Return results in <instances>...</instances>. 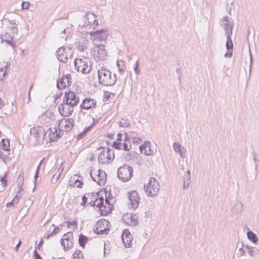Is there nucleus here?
Returning a JSON list of instances; mask_svg holds the SVG:
<instances>
[{"label": "nucleus", "mask_w": 259, "mask_h": 259, "mask_svg": "<svg viewBox=\"0 0 259 259\" xmlns=\"http://www.w3.org/2000/svg\"><path fill=\"white\" fill-rule=\"evenodd\" d=\"M99 82L105 86H111L115 84L116 77L109 70L101 67L98 71Z\"/></svg>", "instance_id": "nucleus-1"}, {"label": "nucleus", "mask_w": 259, "mask_h": 259, "mask_svg": "<svg viewBox=\"0 0 259 259\" xmlns=\"http://www.w3.org/2000/svg\"><path fill=\"white\" fill-rule=\"evenodd\" d=\"M144 190L148 196H156L159 191V182L155 178H150L147 185H144Z\"/></svg>", "instance_id": "nucleus-2"}, {"label": "nucleus", "mask_w": 259, "mask_h": 259, "mask_svg": "<svg viewBox=\"0 0 259 259\" xmlns=\"http://www.w3.org/2000/svg\"><path fill=\"white\" fill-rule=\"evenodd\" d=\"M98 161L100 163L104 164L109 162L114 157V152L111 149L101 148L98 149Z\"/></svg>", "instance_id": "nucleus-3"}, {"label": "nucleus", "mask_w": 259, "mask_h": 259, "mask_svg": "<svg viewBox=\"0 0 259 259\" xmlns=\"http://www.w3.org/2000/svg\"><path fill=\"white\" fill-rule=\"evenodd\" d=\"M56 54L59 61L63 63H66L69 58L72 56L71 49L68 47H61L56 51Z\"/></svg>", "instance_id": "nucleus-4"}, {"label": "nucleus", "mask_w": 259, "mask_h": 259, "mask_svg": "<svg viewBox=\"0 0 259 259\" xmlns=\"http://www.w3.org/2000/svg\"><path fill=\"white\" fill-rule=\"evenodd\" d=\"M74 65L78 72L83 74L89 73L91 70V65L88 58L76 59L74 61Z\"/></svg>", "instance_id": "nucleus-5"}, {"label": "nucleus", "mask_w": 259, "mask_h": 259, "mask_svg": "<svg viewBox=\"0 0 259 259\" xmlns=\"http://www.w3.org/2000/svg\"><path fill=\"white\" fill-rule=\"evenodd\" d=\"M117 175L119 179L123 182L128 181L133 176V168L127 165L120 166L118 169Z\"/></svg>", "instance_id": "nucleus-6"}, {"label": "nucleus", "mask_w": 259, "mask_h": 259, "mask_svg": "<svg viewBox=\"0 0 259 259\" xmlns=\"http://www.w3.org/2000/svg\"><path fill=\"white\" fill-rule=\"evenodd\" d=\"M90 176L93 180L97 182L100 186H103L106 182V174L102 169H99L98 171L92 170Z\"/></svg>", "instance_id": "nucleus-7"}, {"label": "nucleus", "mask_w": 259, "mask_h": 259, "mask_svg": "<svg viewBox=\"0 0 259 259\" xmlns=\"http://www.w3.org/2000/svg\"><path fill=\"white\" fill-rule=\"evenodd\" d=\"M99 25V22L97 19L96 16L94 14L88 12L84 17V24L83 26L95 29Z\"/></svg>", "instance_id": "nucleus-8"}, {"label": "nucleus", "mask_w": 259, "mask_h": 259, "mask_svg": "<svg viewBox=\"0 0 259 259\" xmlns=\"http://www.w3.org/2000/svg\"><path fill=\"white\" fill-rule=\"evenodd\" d=\"M74 106L69 104L68 103L64 102L59 105L58 109L61 116L68 117L72 114L74 110Z\"/></svg>", "instance_id": "nucleus-9"}, {"label": "nucleus", "mask_w": 259, "mask_h": 259, "mask_svg": "<svg viewBox=\"0 0 259 259\" xmlns=\"http://www.w3.org/2000/svg\"><path fill=\"white\" fill-rule=\"evenodd\" d=\"M73 244V234L68 232L64 234L61 240V244L63 247L64 250L65 251L70 250L72 247Z\"/></svg>", "instance_id": "nucleus-10"}, {"label": "nucleus", "mask_w": 259, "mask_h": 259, "mask_svg": "<svg viewBox=\"0 0 259 259\" xmlns=\"http://www.w3.org/2000/svg\"><path fill=\"white\" fill-rule=\"evenodd\" d=\"M89 34L94 40L102 41L106 40L109 32L107 29H101L90 32Z\"/></svg>", "instance_id": "nucleus-11"}, {"label": "nucleus", "mask_w": 259, "mask_h": 259, "mask_svg": "<svg viewBox=\"0 0 259 259\" xmlns=\"http://www.w3.org/2000/svg\"><path fill=\"white\" fill-rule=\"evenodd\" d=\"M94 56L97 59L102 60L107 59L108 57L107 52L104 45H96L94 48Z\"/></svg>", "instance_id": "nucleus-12"}, {"label": "nucleus", "mask_w": 259, "mask_h": 259, "mask_svg": "<svg viewBox=\"0 0 259 259\" xmlns=\"http://www.w3.org/2000/svg\"><path fill=\"white\" fill-rule=\"evenodd\" d=\"M108 222L105 220H100L98 221L94 227V232L98 234H107L109 230L106 227Z\"/></svg>", "instance_id": "nucleus-13"}, {"label": "nucleus", "mask_w": 259, "mask_h": 259, "mask_svg": "<svg viewBox=\"0 0 259 259\" xmlns=\"http://www.w3.org/2000/svg\"><path fill=\"white\" fill-rule=\"evenodd\" d=\"M64 102L69 103L74 107L76 106L79 102V99L73 92H66L65 93L63 100Z\"/></svg>", "instance_id": "nucleus-14"}, {"label": "nucleus", "mask_w": 259, "mask_h": 259, "mask_svg": "<svg viewBox=\"0 0 259 259\" xmlns=\"http://www.w3.org/2000/svg\"><path fill=\"white\" fill-rule=\"evenodd\" d=\"M74 125V120L71 118H62L60 120L58 126L61 130L69 131Z\"/></svg>", "instance_id": "nucleus-15"}, {"label": "nucleus", "mask_w": 259, "mask_h": 259, "mask_svg": "<svg viewBox=\"0 0 259 259\" xmlns=\"http://www.w3.org/2000/svg\"><path fill=\"white\" fill-rule=\"evenodd\" d=\"M71 75L70 74H67L63 75L59 80H57V85L59 89L61 90L71 85Z\"/></svg>", "instance_id": "nucleus-16"}, {"label": "nucleus", "mask_w": 259, "mask_h": 259, "mask_svg": "<svg viewBox=\"0 0 259 259\" xmlns=\"http://www.w3.org/2000/svg\"><path fill=\"white\" fill-rule=\"evenodd\" d=\"M223 28L226 35H232V29L233 28L234 22L231 18L227 16L223 19Z\"/></svg>", "instance_id": "nucleus-17"}, {"label": "nucleus", "mask_w": 259, "mask_h": 259, "mask_svg": "<svg viewBox=\"0 0 259 259\" xmlns=\"http://www.w3.org/2000/svg\"><path fill=\"white\" fill-rule=\"evenodd\" d=\"M123 222L126 225L135 226L138 224V217L135 214L126 213L122 216Z\"/></svg>", "instance_id": "nucleus-18"}, {"label": "nucleus", "mask_w": 259, "mask_h": 259, "mask_svg": "<svg viewBox=\"0 0 259 259\" xmlns=\"http://www.w3.org/2000/svg\"><path fill=\"white\" fill-rule=\"evenodd\" d=\"M30 134L34 138L37 139L42 136V139L47 140V133H45L42 127L40 126H34L30 128Z\"/></svg>", "instance_id": "nucleus-19"}, {"label": "nucleus", "mask_w": 259, "mask_h": 259, "mask_svg": "<svg viewBox=\"0 0 259 259\" xmlns=\"http://www.w3.org/2000/svg\"><path fill=\"white\" fill-rule=\"evenodd\" d=\"M129 201L133 209H136L139 204L140 197L136 191H132L128 194Z\"/></svg>", "instance_id": "nucleus-20"}, {"label": "nucleus", "mask_w": 259, "mask_h": 259, "mask_svg": "<svg viewBox=\"0 0 259 259\" xmlns=\"http://www.w3.org/2000/svg\"><path fill=\"white\" fill-rule=\"evenodd\" d=\"M121 238L125 246L130 247L133 240V236L128 230L125 229L123 231Z\"/></svg>", "instance_id": "nucleus-21"}, {"label": "nucleus", "mask_w": 259, "mask_h": 259, "mask_svg": "<svg viewBox=\"0 0 259 259\" xmlns=\"http://www.w3.org/2000/svg\"><path fill=\"white\" fill-rule=\"evenodd\" d=\"M150 145V142H145L139 147L141 153L147 156L152 155L153 153V151L151 149Z\"/></svg>", "instance_id": "nucleus-22"}, {"label": "nucleus", "mask_w": 259, "mask_h": 259, "mask_svg": "<svg viewBox=\"0 0 259 259\" xmlns=\"http://www.w3.org/2000/svg\"><path fill=\"white\" fill-rule=\"evenodd\" d=\"M96 105V101L92 99L85 98L80 105V108L84 109H89Z\"/></svg>", "instance_id": "nucleus-23"}, {"label": "nucleus", "mask_w": 259, "mask_h": 259, "mask_svg": "<svg viewBox=\"0 0 259 259\" xmlns=\"http://www.w3.org/2000/svg\"><path fill=\"white\" fill-rule=\"evenodd\" d=\"M23 180H24L23 177L19 176V177H18L17 181V187L18 188V190L17 191L14 198H17L18 201L19 200L20 198L22 196V192L23 190V189L22 188V185H23Z\"/></svg>", "instance_id": "nucleus-24"}, {"label": "nucleus", "mask_w": 259, "mask_h": 259, "mask_svg": "<svg viewBox=\"0 0 259 259\" xmlns=\"http://www.w3.org/2000/svg\"><path fill=\"white\" fill-rule=\"evenodd\" d=\"M243 205L240 200H237L232 208V213L234 215L240 214L243 211Z\"/></svg>", "instance_id": "nucleus-25"}, {"label": "nucleus", "mask_w": 259, "mask_h": 259, "mask_svg": "<svg viewBox=\"0 0 259 259\" xmlns=\"http://www.w3.org/2000/svg\"><path fill=\"white\" fill-rule=\"evenodd\" d=\"M173 148L176 153H179L180 156L184 158L186 156V150L184 147H182L179 143L174 142Z\"/></svg>", "instance_id": "nucleus-26"}, {"label": "nucleus", "mask_w": 259, "mask_h": 259, "mask_svg": "<svg viewBox=\"0 0 259 259\" xmlns=\"http://www.w3.org/2000/svg\"><path fill=\"white\" fill-rule=\"evenodd\" d=\"M46 133H47V137H48L50 141L54 142L58 140L57 130L55 128L53 129L49 128Z\"/></svg>", "instance_id": "nucleus-27"}, {"label": "nucleus", "mask_w": 259, "mask_h": 259, "mask_svg": "<svg viewBox=\"0 0 259 259\" xmlns=\"http://www.w3.org/2000/svg\"><path fill=\"white\" fill-rule=\"evenodd\" d=\"M103 194L105 195V193H102L101 194L100 193H96L95 195V197H97L96 200L94 201V205H96L97 207H98L101 208L104 205V196Z\"/></svg>", "instance_id": "nucleus-28"}, {"label": "nucleus", "mask_w": 259, "mask_h": 259, "mask_svg": "<svg viewBox=\"0 0 259 259\" xmlns=\"http://www.w3.org/2000/svg\"><path fill=\"white\" fill-rule=\"evenodd\" d=\"M2 41H5L13 48H15L16 47L15 41H13V36L8 33H6L5 35H3Z\"/></svg>", "instance_id": "nucleus-29"}, {"label": "nucleus", "mask_w": 259, "mask_h": 259, "mask_svg": "<svg viewBox=\"0 0 259 259\" xmlns=\"http://www.w3.org/2000/svg\"><path fill=\"white\" fill-rule=\"evenodd\" d=\"M118 125L120 127L127 128L130 127L131 124L130 121L126 118H122L118 122Z\"/></svg>", "instance_id": "nucleus-30"}, {"label": "nucleus", "mask_w": 259, "mask_h": 259, "mask_svg": "<svg viewBox=\"0 0 259 259\" xmlns=\"http://www.w3.org/2000/svg\"><path fill=\"white\" fill-rule=\"evenodd\" d=\"M191 183L190 171L188 170L187 174L184 177L183 188L185 189L188 188L190 183Z\"/></svg>", "instance_id": "nucleus-31"}, {"label": "nucleus", "mask_w": 259, "mask_h": 259, "mask_svg": "<svg viewBox=\"0 0 259 259\" xmlns=\"http://www.w3.org/2000/svg\"><path fill=\"white\" fill-rule=\"evenodd\" d=\"M116 65L118 68V70L119 73L122 75L125 71V66L124 64V62L122 60H117L116 62Z\"/></svg>", "instance_id": "nucleus-32"}, {"label": "nucleus", "mask_w": 259, "mask_h": 259, "mask_svg": "<svg viewBox=\"0 0 259 259\" xmlns=\"http://www.w3.org/2000/svg\"><path fill=\"white\" fill-rule=\"evenodd\" d=\"M134 133L131 132L130 135H127V133H125V140L128 139H132L133 143H140L142 142V139L140 138L134 136Z\"/></svg>", "instance_id": "nucleus-33"}, {"label": "nucleus", "mask_w": 259, "mask_h": 259, "mask_svg": "<svg viewBox=\"0 0 259 259\" xmlns=\"http://www.w3.org/2000/svg\"><path fill=\"white\" fill-rule=\"evenodd\" d=\"M245 249L247 250V252L252 257L256 256L257 253V250L256 248L253 247L245 245Z\"/></svg>", "instance_id": "nucleus-34"}, {"label": "nucleus", "mask_w": 259, "mask_h": 259, "mask_svg": "<svg viewBox=\"0 0 259 259\" xmlns=\"http://www.w3.org/2000/svg\"><path fill=\"white\" fill-rule=\"evenodd\" d=\"M247 238L249 240L251 241L254 243H256L258 241V238L256 234L250 231L247 233Z\"/></svg>", "instance_id": "nucleus-35"}, {"label": "nucleus", "mask_w": 259, "mask_h": 259, "mask_svg": "<svg viewBox=\"0 0 259 259\" xmlns=\"http://www.w3.org/2000/svg\"><path fill=\"white\" fill-rule=\"evenodd\" d=\"M9 140L3 139L1 142V148L4 151H8L9 150Z\"/></svg>", "instance_id": "nucleus-36"}, {"label": "nucleus", "mask_w": 259, "mask_h": 259, "mask_svg": "<svg viewBox=\"0 0 259 259\" xmlns=\"http://www.w3.org/2000/svg\"><path fill=\"white\" fill-rule=\"evenodd\" d=\"M227 36V41L226 43V47L228 51L232 50L233 44L231 39L232 35H226Z\"/></svg>", "instance_id": "nucleus-37"}, {"label": "nucleus", "mask_w": 259, "mask_h": 259, "mask_svg": "<svg viewBox=\"0 0 259 259\" xmlns=\"http://www.w3.org/2000/svg\"><path fill=\"white\" fill-rule=\"evenodd\" d=\"M88 239L86 236H85L84 235H83L82 234H80L79 235V238H78V242H79V245L82 247H84L85 243L88 241Z\"/></svg>", "instance_id": "nucleus-38"}, {"label": "nucleus", "mask_w": 259, "mask_h": 259, "mask_svg": "<svg viewBox=\"0 0 259 259\" xmlns=\"http://www.w3.org/2000/svg\"><path fill=\"white\" fill-rule=\"evenodd\" d=\"M9 65L7 64L3 68H0V80H2L6 75V70Z\"/></svg>", "instance_id": "nucleus-39"}, {"label": "nucleus", "mask_w": 259, "mask_h": 259, "mask_svg": "<svg viewBox=\"0 0 259 259\" xmlns=\"http://www.w3.org/2000/svg\"><path fill=\"white\" fill-rule=\"evenodd\" d=\"M83 257L80 250H76L73 254V259H81Z\"/></svg>", "instance_id": "nucleus-40"}, {"label": "nucleus", "mask_w": 259, "mask_h": 259, "mask_svg": "<svg viewBox=\"0 0 259 259\" xmlns=\"http://www.w3.org/2000/svg\"><path fill=\"white\" fill-rule=\"evenodd\" d=\"M134 70L135 74L137 75H139L140 74V70L139 69V63L138 60H137L135 63V66L134 67Z\"/></svg>", "instance_id": "nucleus-41"}, {"label": "nucleus", "mask_w": 259, "mask_h": 259, "mask_svg": "<svg viewBox=\"0 0 259 259\" xmlns=\"http://www.w3.org/2000/svg\"><path fill=\"white\" fill-rule=\"evenodd\" d=\"M113 147L118 150H122V143L115 141L113 143Z\"/></svg>", "instance_id": "nucleus-42"}, {"label": "nucleus", "mask_w": 259, "mask_h": 259, "mask_svg": "<svg viewBox=\"0 0 259 259\" xmlns=\"http://www.w3.org/2000/svg\"><path fill=\"white\" fill-rule=\"evenodd\" d=\"M18 202L19 201L17 198H14L11 201L8 202L6 204V206L9 207L10 206H14L16 204H17Z\"/></svg>", "instance_id": "nucleus-43"}, {"label": "nucleus", "mask_w": 259, "mask_h": 259, "mask_svg": "<svg viewBox=\"0 0 259 259\" xmlns=\"http://www.w3.org/2000/svg\"><path fill=\"white\" fill-rule=\"evenodd\" d=\"M30 3L27 2H23L21 4V8L22 10H27L29 9Z\"/></svg>", "instance_id": "nucleus-44"}, {"label": "nucleus", "mask_w": 259, "mask_h": 259, "mask_svg": "<svg viewBox=\"0 0 259 259\" xmlns=\"http://www.w3.org/2000/svg\"><path fill=\"white\" fill-rule=\"evenodd\" d=\"M68 227L70 228L71 226L73 227V229L74 228H76L77 226V222L76 221H73L72 222L68 221Z\"/></svg>", "instance_id": "nucleus-45"}, {"label": "nucleus", "mask_w": 259, "mask_h": 259, "mask_svg": "<svg viewBox=\"0 0 259 259\" xmlns=\"http://www.w3.org/2000/svg\"><path fill=\"white\" fill-rule=\"evenodd\" d=\"M83 183L81 181L76 180L74 183V187H76L77 188H81L82 187Z\"/></svg>", "instance_id": "nucleus-46"}, {"label": "nucleus", "mask_w": 259, "mask_h": 259, "mask_svg": "<svg viewBox=\"0 0 259 259\" xmlns=\"http://www.w3.org/2000/svg\"><path fill=\"white\" fill-rule=\"evenodd\" d=\"M131 149V146L127 145L125 143H122V150H123L125 151H128Z\"/></svg>", "instance_id": "nucleus-47"}, {"label": "nucleus", "mask_w": 259, "mask_h": 259, "mask_svg": "<svg viewBox=\"0 0 259 259\" xmlns=\"http://www.w3.org/2000/svg\"><path fill=\"white\" fill-rule=\"evenodd\" d=\"M11 30L12 31L13 34H17L18 33V28L16 27V24L14 23L12 25V26L11 27Z\"/></svg>", "instance_id": "nucleus-48"}, {"label": "nucleus", "mask_w": 259, "mask_h": 259, "mask_svg": "<svg viewBox=\"0 0 259 259\" xmlns=\"http://www.w3.org/2000/svg\"><path fill=\"white\" fill-rule=\"evenodd\" d=\"M6 175L3 177H1L0 181L1 182V185L3 187H5L7 185V180H6Z\"/></svg>", "instance_id": "nucleus-49"}, {"label": "nucleus", "mask_w": 259, "mask_h": 259, "mask_svg": "<svg viewBox=\"0 0 259 259\" xmlns=\"http://www.w3.org/2000/svg\"><path fill=\"white\" fill-rule=\"evenodd\" d=\"M40 165H38L37 166L36 170L35 172V175H34V183L35 185L36 184V180H37V177H38V171H39V168H40Z\"/></svg>", "instance_id": "nucleus-50"}, {"label": "nucleus", "mask_w": 259, "mask_h": 259, "mask_svg": "<svg viewBox=\"0 0 259 259\" xmlns=\"http://www.w3.org/2000/svg\"><path fill=\"white\" fill-rule=\"evenodd\" d=\"M2 153L3 152L0 151V158L6 162V160L9 159V157L6 155L3 154Z\"/></svg>", "instance_id": "nucleus-51"}, {"label": "nucleus", "mask_w": 259, "mask_h": 259, "mask_svg": "<svg viewBox=\"0 0 259 259\" xmlns=\"http://www.w3.org/2000/svg\"><path fill=\"white\" fill-rule=\"evenodd\" d=\"M232 55H233L232 51L231 50V51H230V50H229V51H228L227 52H226L225 53V57L226 58H230L232 57Z\"/></svg>", "instance_id": "nucleus-52"}, {"label": "nucleus", "mask_w": 259, "mask_h": 259, "mask_svg": "<svg viewBox=\"0 0 259 259\" xmlns=\"http://www.w3.org/2000/svg\"><path fill=\"white\" fill-rule=\"evenodd\" d=\"M33 253L35 259H42L41 257L37 252L36 249L34 250Z\"/></svg>", "instance_id": "nucleus-53"}, {"label": "nucleus", "mask_w": 259, "mask_h": 259, "mask_svg": "<svg viewBox=\"0 0 259 259\" xmlns=\"http://www.w3.org/2000/svg\"><path fill=\"white\" fill-rule=\"evenodd\" d=\"M244 253H245L244 249L242 247H241L239 249V253H238V254H239V257H240L241 256L244 255Z\"/></svg>", "instance_id": "nucleus-54"}, {"label": "nucleus", "mask_w": 259, "mask_h": 259, "mask_svg": "<svg viewBox=\"0 0 259 259\" xmlns=\"http://www.w3.org/2000/svg\"><path fill=\"white\" fill-rule=\"evenodd\" d=\"M87 199L88 198L86 197L85 195L83 196L82 197V202L81 203V205L84 206L87 202Z\"/></svg>", "instance_id": "nucleus-55"}, {"label": "nucleus", "mask_w": 259, "mask_h": 259, "mask_svg": "<svg viewBox=\"0 0 259 259\" xmlns=\"http://www.w3.org/2000/svg\"><path fill=\"white\" fill-rule=\"evenodd\" d=\"M105 202L107 204H108L109 206L111 205L110 204V202L109 201V198H107V193H105Z\"/></svg>", "instance_id": "nucleus-56"}, {"label": "nucleus", "mask_w": 259, "mask_h": 259, "mask_svg": "<svg viewBox=\"0 0 259 259\" xmlns=\"http://www.w3.org/2000/svg\"><path fill=\"white\" fill-rule=\"evenodd\" d=\"M63 131V130H61L60 128L59 131H57L58 139L62 136Z\"/></svg>", "instance_id": "nucleus-57"}, {"label": "nucleus", "mask_w": 259, "mask_h": 259, "mask_svg": "<svg viewBox=\"0 0 259 259\" xmlns=\"http://www.w3.org/2000/svg\"><path fill=\"white\" fill-rule=\"evenodd\" d=\"M59 231H60V230H59V228L57 227L53 230L51 234H57L58 233H59Z\"/></svg>", "instance_id": "nucleus-58"}, {"label": "nucleus", "mask_w": 259, "mask_h": 259, "mask_svg": "<svg viewBox=\"0 0 259 259\" xmlns=\"http://www.w3.org/2000/svg\"><path fill=\"white\" fill-rule=\"evenodd\" d=\"M21 244V240H19V241L18 242V243H17V244L16 245V246H15V250H16V251H17L19 247L20 246Z\"/></svg>", "instance_id": "nucleus-59"}, {"label": "nucleus", "mask_w": 259, "mask_h": 259, "mask_svg": "<svg viewBox=\"0 0 259 259\" xmlns=\"http://www.w3.org/2000/svg\"><path fill=\"white\" fill-rule=\"evenodd\" d=\"M86 48L85 46H78V50L80 51H83L84 49Z\"/></svg>", "instance_id": "nucleus-60"}, {"label": "nucleus", "mask_w": 259, "mask_h": 259, "mask_svg": "<svg viewBox=\"0 0 259 259\" xmlns=\"http://www.w3.org/2000/svg\"><path fill=\"white\" fill-rule=\"evenodd\" d=\"M5 106V103L2 101L0 98V109H2Z\"/></svg>", "instance_id": "nucleus-61"}, {"label": "nucleus", "mask_w": 259, "mask_h": 259, "mask_svg": "<svg viewBox=\"0 0 259 259\" xmlns=\"http://www.w3.org/2000/svg\"><path fill=\"white\" fill-rule=\"evenodd\" d=\"M66 34V30L64 29L63 31H62L61 33V36L62 38L64 37V35Z\"/></svg>", "instance_id": "nucleus-62"}, {"label": "nucleus", "mask_w": 259, "mask_h": 259, "mask_svg": "<svg viewBox=\"0 0 259 259\" xmlns=\"http://www.w3.org/2000/svg\"><path fill=\"white\" fill-rule=\"evenodd\" d=\"M249 55H250V66L251 67V64H252V54H251L250 51H249Z\"/></svg>", "instance_id": "nucleus-63"}, {"label": "nucleus", "mask_w": 259, "mask_h": 259, "mask_svg": "<svg viewBox=\"0 0 259 259\" xmlns=\"http://www.w3.org/2000/svg\"><path fill=\"white\" fill-rule=\"evenodd\" d=\"M122 135L121 134H118L117 135V139L118 141H121Z\"/></svg>", "instance_id": "nucleus-64"}]
</instances>
